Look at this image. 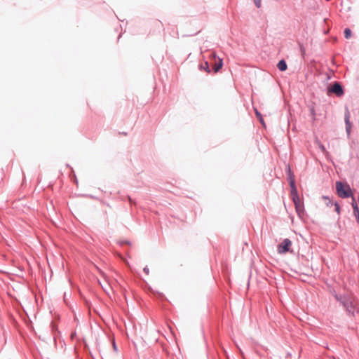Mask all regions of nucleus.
<instances>
[{
	"mask_svg": "<svg viewBox=\"0 0 359 359\" xmlns=\"http://www.w3.org/2000/svg\"><path fill=\"white\" fill-rule=\"evenodd\" d=\"M332 295L343 307L348 317L355 318L359 313V306L355 297L348 293L339 294L335 291H334Z\"/></svg>",
	"mask_w": 359,
	"mask_h": 359,
	"instance_id": "nucleus-1",
	"label": "nucleus"
},
{
	"mask_svg": "<svg viewBox=\"0 0 359 359\" xmlns=\"http://www.w3.org/2000/svg\"><path fill=\"white\" fill-rule=\"evenodd\" d=\"M327 94L329 96L334 95L337 97H341L345 94V90L341 82L334 81L327 86Z\"/></svg>",
	"mask_w": 359,
	"mask_h": 359,
	"instance_id": "nucleus-2",
	"label": "nucleus"
},
{
	"mask_svg": "<svg viewBox=\"0 0 359 359\" xmlns=\"http://www.w3.org/2000/svg\"><path fill=\"white\" fill-rule=\"evenodd\" d=\"M336 191L337 195L341 198H348L352 196V190L347 183L337 181L336 182Z\"/></svg>",
	"mask_w": 359,
	"mask_h": 359,
	"instance_id": "nucleus-3",
	"label": "nucleus"
},
{
	"mask_svg": "<svg viewBox=\"0 0 359 359\" xmlns=\"http://www.w3.org/2000/svg\"><path fill=\"white\" fill-rule=\"evenodd\" d=\"M292 245V241L289 238H285L279 243L277 246V251L279 254H285L291 252L290 248Z\"/></svg>",
	"mask_w": 359,
	"mask_h": 359,
	"instance_id": "nucleus-4",
	"label": "nucleus"
},
{
	"mask_svg": "<svg viewBox=\"0 0 359 359\" xmlns=\"http://www.w3.org/2000/svg\"><path fill=\"white\" fill-rule=\"evenodd\" d=\"M294 203L296 212L299 217H302L304 215V205L303 201L300 198L298 201H292Z\"/></svg>",
	"mask_w": 359,
	"mask_h": 359,
	"instance_id": "nucleus-5",
	"label": "nucleus"
},
{
	"mask_svg": "<svg viewBox=\"0 0 359 359\" xmlns=\"http://www.w3.org/2000/svg\"><path fill=\"white\" fill-rule=\"evenodd\" d=\"M211 57L215 60V65L212 67L214 72H217L223 66V61L221 58L217 57L215 53H211Z\"/></svg>",
	"mask_w": 359,
	"mask_h": 359,
	"instance_id": "nucleus-6",
	"label": "nucleus"
},
{
	"mask_svg": "<svg viewBox=\"0 0 359 359\" xmlns=\"http://www.w3.org/2000/svg\"><path fill=\"white\" fill-rule=\"evenodd\" d=\"M290 187V196L292 201H298L300 198L298 194L297 189L296 187L295 182L289 183Z\"/></svg>",
	"mask_w": 359,
	"mask_h": 359,
	"instance_id": "nucleus-7",
	"label": "nucleus"
},
{
	"mask_svg": "<svg viewBox=\"0 0 359 359\" xmlns=\"http://www.w3.org/2000/svg\"><path fill=\"white\" fill-rule=\"evenodd\" d=\"M290 187V196L292 201H298L300 198L298 194L297 189L296 187L295 182L289 183Z\"/></svg>",
	"mask_w": 359,
	"mask_h": 359,
	"instance_id": "nucleus-8",
	"label": "nucleus"
},
{
	"mask_svg": "<svg viewBox=\"0 0 359 359\" xmlns=\"http://www.w3.org/2000/svg\"><path fill=\"white\" fill-rule=\"evenodd\" d=\"M349 118H350V113H349L348 108L346 107L345 115H344V121H345V126H346V132L348 136L351 133V127H352V124H351Z\"/></svg>",
	"mask_w": 359,
	"mask_h": 359,
	"instance_id": "nucleus-9",
	"label": "nucleus"
},
{
	"mask_svg": "<svg viewBox=\"0 0 359 359\" xmlns=\"http://www.w3.org/2000/svg\"><path fill=\"white\" fill-rule=\"evenodd\" d=\"M285 172L287 175V179L289 183H292V182H294V175L293 172L292 171V169L290 166V165H287L285 168Z\"/></svg>",
	"mask_w": 359,
	"mask_h": 359,
	"instance_id": "nucleus-10",
	"label": "nucleus"
},
{
	"mask_svg": "<svg viewBox=\"0 0 359 359\" xmlns=\"http://www.w3.org/2000/svg\"><path fill=\"white\" fill-rule=\"evenodd\" d=\"M118 199L122 201H128V202L130 203L131 206L136 205V204H137L136 201L135 200H133L129 195H126V196L120 195V196L118 197Z\"/></svg>",
	"mask_w": 359,
	"mask_h": 359,
	"instance_id": "nucleus-11",
	"label": "nucleus"
},
{
	"mask_svg": "<svg viewBox=\"0 0 359 359\" xmlns=\"http://www.w3.org/2000/svg\"><path fill=\"white\" fill-rule=\"evenodd\" d=\"M276 67L280 72H284L287 69V63L284 59L279 60Z\"/></svg>",
	"mask_w": 359,
	"mask_h": 359,
	"instance_id": "nucleus-12",
	"label": "nucleus"
},
{
	"mask_svg": "<svg viewBox=\"0 0 359 359\" xmlns=\"http://www.w3.org/2000/svg\"><path fill=\"white\" fill-rule=\"evenodd\" d=\"M199 69L204 70L207 73H210L212 71L208 61H205L203 63L199 65Z\"/></svg>",
	"mask_w": 359,
	"mask_h": 359,
	"instance_id": "nucleus-13",
	"label": "nucleus"
},
{
	"mask_svg": "<svg viewBox=\"0 0 359 359\" xmlns=\"http://www.w3.org/2000/svg\"><path fill=\"white\" fill-rule=\"evenodd\" d=\"M344 37L346 39H349L351 37V34H352V31L350 28L347 27V28H345V29L344 30Z\"/></svg>",
	"mask_w": 359,
	"mask_h": 359,
	"instance_id": "nucleus-14",
	"label": "nucleus"
},
{
	"mask_svg": "<svg viewBox=\"0 0 359 359\" xmlns=\"http://www.w3.org/2000/svg\"><path fill=\"white\" fill-rule=\"evenodd\" d=\"M255 114H256V116L259 120L260 123L262 124H263V125H265L264 119H263V117H262V114L257 109H255Z\"/></svg>",
	"mask_w": 359,
	"mask_h": 359,
	"instance_id": "nucleus-15",
	"label": "nucleus"
},
{
	"mask_svg": "<svg viewBox=\"0 0 359 359\" xmlns=\"http://www.w3.org/2000/svg\"><path fill=\"white\" fill-rule=\"evenodd\" d=\"M334 210L337 212V214H340L341 212V206L339 204L338 202H334Z\"/></svg>",
	"mask_w": 359,
	"mask_h": 359,
	"instance_id": "nucleus-16",
	"label": "nucleus"
},
{
	"mask_svg": "<svg viewBox=\"0 0 359 359\" xmlns=\"http://www.w3.org/2000/svg\"><path fill=\"white\" fill-rule=\"evenodd\" d=\"M353 209V215L355 217L359 215V207L358 205H354Z\"/></svg>",
	"mask_w": 359,
	"mask_h": 359,
	"instance_id": "nucleus-17",
	"label": "nucleus"
},
{
	"mask_svg": "<svg viewBox=\"0 0 359 359\" xmlns=\"http://www.w3.org/2000/svg\"><path fill=\"white\" fill-rule=\"evenodd\" d=\"M257 8H259L262 5V0H253Z\"/></svg>",
	"mask_w": 359,
	"mask_h": 359,
	"instance_id": "nucleus-18",
	"label": "nucleus"
},
{
	"mask_svg": "<svg viewBox=\"0 0 359 359\" xmlns=\"http://www.w3.org/2000/svg\"><path fill=\"white\" fill-rule=\"evenodd\" d=\"M351 197H352L351 205H352L353 208H354V205H358V203L356 201L354 196H352Z\"/></svg>",
	"mask_w": 359,
	"mask_h": 359,
	"instance_id": "nucleus-19",
	"label": "nucleus"
},
{
	"mask_svg": "<svg viewBox=\"0 0 359 359\" xmlns=\"http://www.w3.org/2000/svg\"><path fill=\"white\" fill-rule=\"evenodd\" d=\"M310 111H311V115L313 116V117L314 118L316 116V111H315V109L313 107H312L311 109H310Z\"/></svg>",
	"mask_w": 359,
	"mask_h": 359,
	"instance_id": "nucleus-20",
	"label": "nucleus"
},
{
	"mask_svg": "<svg viewBox=\"0 0 359 359\" xmlns=\"http://www.w3.org/2000/svg\"><path fill=\"white\" fill-rule=\"evenodd\" d=\"M333 205H334V203L332 202V201L330 198L326 202L327 206H332Z\"/></svg>",
	"mask_w": 359,
	"mask_h": 359,
	"instance_id": "nucleus-21",
	"label": "nucleus"
},
{
	"mask_svg": "<svg viewBox=\"0 0 359 359\" xmlns=\"http://www.w3.org/2000/svg\"><path fill=\"white\" fill-rule=\"evenodd\" d=\"M72 172H73V178H72V180L74 181V182H75V183L78 184V180H77V178H76V175L74 174V170H72Z\"/></svg>",
	"mask_w": 359,
	"mask_h": 359,
	"instance_id": "nucleus-22",
	"label": "nucleus"
},
{
	"mask_svg": "<svg viewBox=\"0 0 359 359\" xmlns=\"http://www.w3.org/2000/svg\"><path fill=\"white\" fill-rule=\"evenodd\" d=\"M143 271H144L146 274H147V275L149 274V268H148V266H146L145 267H144V269H143Z\"/></svg>",
	"mask_w": 359,
	"mask_h": 359,
	"instance_id": "nucleus-23",
	"label": "nucleus"
},
{
	"mask_svg": "<svg viewBox=\"0 0 359 359\" xmlns=\"http://www.w3.org/2000/svg\"><path fill=\"white\" fill-rule=\"evenodd\" d=\"M323 199L325 201H328L330 199V197L327 196H323Z\"/></svg>",
	"mask_w": 359,
	"mask_h": 359,
	"instance_id": "nucleus-24",
	"label": "nucleus"
},
{
	"mask_svg": "<svg viewBox=\"0 0 359 359\" xmlns=\"http://www.w3.org/2000/svg\"><path fill=\"white\" fill-rule=\"evenodd\" d=\"M123 243H126V244H127V245H130V241H126H126H122V242H121V244H123Z\"/></svg>",
	"mask_w": 359,
	"mask_h": 359,
	"instance_id": "nucleus-25",
	"label": "nucleus"
},
{
	"mask_svg": "<svg viewBox=\"0 0 359 359\" xmlns=\"http://www.w3.org/2000/svg\"><path fill=\"white\" fill-rule=\"evenodd\" d=\"M113 347H114V349L115 351H116V350H117V347H116V345L115 342H114Z\"/></svg>",
	"mask_w": 359,
	"mask_h": 359,
	"instance_id": "nucleus-26",
	"label": "nucleus"
},
{
	"mask_svg": "<svg viewBox=\"0 0 359 359\" xmlns=\"http://www.w3.org/2000/svg\"><path fill=\"white\" fill-rule=\"evenodd\" d=\"M355 219H356L357 223L359 224V215L355 217Z\"/></svg>",
	"mask_w": 359,
	"mask_h": 359,
	"instance_id": "nucleus-27",
	"label": "nucleus"
},
{
	"mask_svg": "<svg viewBox=\"0 0 359 359\" xmlns=\"http://www.w3.org/2000/svg\"><path fill=\"white\" fill-rule=\"evenodd\" d=\"M358 205H359V193H358Z\"/></svg>",
	"mask_w": 359,
	"mask_h": 359,
	"instance_id": "nucleus-28",
	"label": "nucleus"
},
{
	"mask_svg": "<svg viewBox=\"0 0 359 359\" xmlns=\"http://www.w3.org/2000/svg\"><path fill=\"white\" fill-rule=\"evenodd\" d=\"M327 79L328 80H329V79H330V75H327Z\"/></svg>",
	"mask_w": 359,
	"mask_h": 359,
	"instance_id": "nucleus-29",
	"label": "nucleus"
},
{
	"mask_svg": "<svg viewBox=\"0 0 359 359\" xmlns=\"http://www.w3.org/2000/svg\"><path fill=\"white\" fill-rule=\"evenodd\" d=\"M121 34H120L118 35V40L120 39V37H121Z\"/></svg>",
	"mask_w": 359,
	"mask_h": 359,
	"instance_id": "nucleus-30",
	"label": "nucleus"
},
{
	"mask_svg": "<svg viewBox=\"0 0 359 359\" xmlns=\"http://www.w3.org/2000/svg\"><path fill=\"white\" fill-rule=\"evenodd\" d=\"M321 149H325L324 146H323V145L321 146Z\"/></svg>",
	"mask_w": 359,
	"mask_h": 359,
	"instance_id": "nucleus-31",
	"label": "nucleus"
}]
</instances>
